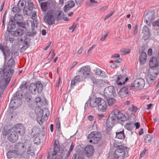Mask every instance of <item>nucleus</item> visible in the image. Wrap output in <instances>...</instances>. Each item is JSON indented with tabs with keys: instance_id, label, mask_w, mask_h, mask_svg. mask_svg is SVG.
Segmentation results:
<instances>
[{
	"instance_id": "obj_6",
	"label": "nucleus",
	"mask_w": 159,
	"mask_h": 159,
	"mask_svg": "<svg viewBox=\"0 0 159 159\" xmlns=\"http://www.w3.org/2000/svg\"><path fill=\"white\" fill-rule=\"evenodd\" d=\"M43 89V85L40 81H37L35 84L31 83L29 87V90L33 94H35L36 91L40 93Z\"/></svg>"
},
{
	"instance_id": "obj_4",
	"label": "nucleus",
	"mask_w": 159,
	"mask_h": 159,
	"mask_svg": "<svg viewBox=\"0 0 159 159\" xmlns=\"http://www.w3.org/2000/svg\"><path fill=\"white\" fill-rule=\"evenodd\" d=\"M35 111L37 115V120L38 123L40 125H42L43 122L47 120L48 119V116L49 115V112L47 111L44 115H43V111L41 109L38 108H35Z\"/></svg>"
},
{
	"instance_id": "obj_33",
	"label": "nucleus",
	"mask_w": 159,
	"mask_h": 159,
	"mask_svg": "<svg viewBox=\"0 0 159 159\" xmlns=\"http://www.w3.org/2000/svg\"><path fill=\"white\" fill-rule=\"evenodd\" d=\"M31 135L33 136V137L34 138V143L37 145L39 144L40 143V139L39 138V136L35 134V133L33 134H31Z\"/></svg>"
},
{
	"instance_id": "obj_23",
	"label": "nucleus",
	"mask_w": 159,
	"mask_h": 159,
	"mask_svg": "<svg viewBox=\"0 0 159 159\" xmlns=\"http://www.w3.org/2000/svg\"><path fill=\"white\" fill-rule=\"evenodd\" d=\"M128 93V87H125L122 88L119 92V96L121 98L125 97Z\"/></svg>"
},
{
	"instance_id": "obj_50",
	"label": "nucleus",
	"mask_w": 159,
	"mask_h": 159,
	"mask_svg": "<svg viewBox=\"0 0 159 159\" xmlns=\"http://www.w3.org/2000/svg\"><path fill=\"white\" fill-rule=\"evenodd\" d=\"M106 127L107 128L111 129L113 127L114 124L112 123V122H111L108 120H107L106 122Z\"/></svg>"
},
{
	"instance_id": "obj_48",
	"label": "nucleus",
	"mask_w": 159,
	"mask_h": 159,
	"mask_svg": "<svg viewBox=\"0 0 159 159\" xmlns=\"http://www.w3.org/2000/svg\"><path fill=\"white\" fill-rule=\"evenodd\" d=\"M33 3L31 2H28L27 7L29 10H30V12H31L33 9Z\"/></svg>"
},
{
	"instance_id": "obj_46",
	"label": "nucleus",
	"mask_w": 159,
	"mask_h": 159,
	"mask_svg": "<svg viewBox=\"0 0 159 159\" xmlns=\"http://www.w3.org/2000/svg\"><path fill=\"white\" fill-rule=\"evenodd\" d=\"M152 139V137L150 134H147L145 136V141L146 143H149L151 142Z\"/></svg>"
},
{
	"instance_id": "obj_21",
	"label": "nucleus",
	"mask_w": 159,
	"mask_h": 159,
	"mask_svg": "<svg viewBox=\"0 0 159 159\" xmlns=\"http://www.w3.org/2000/svg\"><path fill=\"white\" fill-rule=\"evenodd\" d=\"M107 108L106 102L103 99L101 98L97 107L98 110L101 112L105 111Z\"/></svg>"
},
{
	"instance_id": "obj_38",
	"label": "nucleus",
	"mask_w": 159,
	"mask_h": 159,
	"mask_svg": "<svg viewBox=\"0 0 159 159\" xmlns=\"http://www.w3.org/2000/svg\"><path fill=\"white\" fill-rule=\"evenodd\" d=\"M63 149H61L60 148L59 145L58 143H57L56 140L55 141L54 145L53 150L52 152H59L60 150H63Z\"/></svg>"
},
{
	"instance_id": "obj_8",
	"label": "nucleus",
	"mask_w": 159,
	"mask_h": 159,
	"mask_svg": "<svg viewBox=\"0 0 159 159\" xmlns=\"http://www.w3.org/2000/svg\"><path fill=\"white\" fill-rule=\"evenodd\" d=\"M103 96L106 98L116 97V94L114 87L111 86L107 87L104 90Z\"/></svg>"
},
{
	"instance_id": "obj_1",
	"label": "nucleus",
	"mask_w": 159,
	"mask_h": 159,
	"mask_svg": "<svg viewBox=\"0 0 159 159\" xmlns=\"http://www.w3.org/2000/svg\"><path fill=\"white\" fill-rule=\"evenodd\" d=\"M4 61L2 67L0 68V88L1 89L6 88L8 86L13 74L14 72V67L15 65L14 59L11 57L10 59Z\"/></svg>"
},
{
	"instance_id": "obj_29",
	"label": "nucleus",
	"mask_w": 159,
	"mask_h": 159,
	"mask_svg": "<svg viewBox=\"0 0 159 159\" xmlns=\"http://www.w3.org/2000/svg\"><path fill=\"white\" fill-rule=\"evenodd\" d=\"M20 102L17 99L12 98L9 104V107L13 109H15L17 106V104L18 102Z\"/></svg>"
},
{
	"instance_id": "obj_58",
	"label": "nucleus",
	"mask_w": 159,
	"mask_h": 159,
	"mask_svg": "<svg viewBox=\"0 0 159 159\" xmlns=\"http://www.w3.org/2000/svg\"><path fill=\"white\" fill-rule=\"evenodd\" d=\"M29 157V155H27L26 154L22 155L20 157L19 159H28Z\"/></svg>"
},
{
	"instance_id": "obj_36",
	"label": "nucleus",
	"mask_w": 159,
	"mask_h": 159,
	"mask_svg": "<svg viewBox=\"0 0 159 159\" xmlns=\"http://www.w3.org/2000/svg\"><path fill=\"white\" fill-rule=\"evenodd\" d=\"M117 119L116 117V116L115 115H112L111 116H109L107 120H109L111 122H112L114 125L116 123V121L117 120Z\"/></svg>"
},
{
	"instance_id": "obj_39",
	"label": "nucleus",
	"mask_w": 159,
	"mask_h": 159,
	"mask_svg": "<svg viewBox=\"0 0 159 159\" xmlns=\"http://www.w3.org/2000/svg\"><path fill=\"white\" fill-rule=\"evenodd\" d=\"M93 83L94 84H95L96 86L98 87L102 86L104 84L103 80L101 79L96 80Z\"/></svg>"
},
{
	"instance_id": "obj_11",
	"label": "nucleus",
	"mask_w": 159,
	"mask_h": 159,
	"mask_svg": "<svg viewBox=\"0 0 159 159\" xmlns=\"http://www.w3.org/2000/svg\"><path fill=\"white\" fill-rule=\"evenodd\" d=\"M78 72L81 73L83 77L86 79L90 76V69L89 66H84L80 68Z\"/></svg>"
},
{
	"instance_id": "obj_15",
	"label": "nucleus",
	"mask_w": 159,
	"mask_h": 159,
	"mask_svg": "<svg viewBox=\"0 0 159 159\" xmlns=\"http://www.w3.org/2000/svg\"><path fill=\"white\" fill-rule=\"evenodd\" d=\"M159 74V72H154L151 74L148 78L147 80L150 86L154 85L156 82L155 80L157 78Z\"/></svg>"
},
{
	"instance_id": "obj_13",
	"label": "nucleus",
	"mask_w": 159,
	"mask_h": 159,
	"mask_svg": "<svg viewBox=\"0 0 159 159\" xmlns=\"http://www.w3.org/2000/svg\"><path fill=\"white\" fill-rule=\"evenodd\" d=\"M155 12L154 11H148L145 16V20H146L147 24L148 26L151 25L152 21L155 18Z\"/></svg>"
},
{
	"instance_id": "obj_27",
	"label": "nucleus",
	"mask_w": 159,
	"mask_h": 159,
	"mask_svg": "<svg viewBox=\"0 0 159 159\" xmlns=\"http://www.w3.org/2000/svg\"><path fill=\"white\" fill-rule=\"evenodd\" d=\"M41 8L44 12H46L47 10L51 7V4L48 2L41 3L40 4Z\"/></svg>"
},
{
	"instance_id": "obj_24",
	"label": "nucleus",
	"mask_w": 159,
	"mask_h": 159,
	"mask_svg": "<svg viewBox=\"0 0 159 159\" xmlns=\"http://www.w3.org/2000/svg\"><path fill=\"white\" fill-rule=\"evenodd\" d=\"M101 99V98H96L95 99H91L90 102V106L93 108L97 107Z\"/></svg>"
},
{
	"instance_id": "obj_41",
	"label": "nucleus",
	"mask_w": 159,
	"mask_h": 159,
	"mask_svg": "<svg viewBox=\"0 0 159 159\" xmlns=\"http://www.w3.org/2000/svg\"><path fill=\"white\" fill-rule=\"evenodd\" d=\"M23 16L19 14H16L14 16V19L15 20L19 22L23 20Z\"/></svg>"
},
{
	"instance_id": "obj_26",
	"label": "nucleus",
	"mask_w": 159,
	"mask_h": 159,
	"mask_svg": "<svg viewBox=\"0 0 159 159\" xmlns=\"http://www.w3.org/2000/svg\"><path fill=\"white\" fill-rule=\"evenodd\" d=\"M143 30L144 34L143 39L145 40L148 39L150 36L149 28L148 26L145 25L143 27Z\"/></svg>"
},
{
	"instance_id": "obj_63",
	"label": "nucleus",
	"mask_w": 159,
	"mask_h": 159,
	"mask_svg": "<svg viewBox=\"0 0 159 159\" xmlns=\"http://www.w3.org/2000/svg\"><path fill=\"white\" fill-rule=\"evenodd\" d=\"M57 12V17L56 18L58 19L59 17L61 15V13H62V11H59L57 12Z\"/></svg>"
},
{
	"instance_id": "obj_9",
	"label": "nucleus",
	"mask_w": 159,
	"mask_h": 159,
	"mask_svg": "<svg viewBox=\"0 0 159 159\" xmlns=\"http://www.w3.org/2000/svg\"><path fill=\"white\" fill-rule=\"evenodd\" d=\"M14 149L18 157L22 155L26 151V148L23 143L19 142L15 144Z\"/></svg>"
},
{
	"instance_id": "obj_52",
	"label": "nucleus",
	"mask_w": 159,
	"mask_h": 159,
	"mask_svg": "<svg viewBox=\"0 0 159 159\" xmlns=\"http://www.w3.org/2000/svg\"><path fill=\"white\" fill-rule=\"evenodd\" d=\"M21 8H20L19 7H13L12 9V11L14 13L19 12L21 11Z\"/></svg>"
},
{
	"instance_id": "obj_31",
	"label": "nucleus",
	"mask_w": 159,
	"mask_h": 159,
	"mask_svg": "<svg viewBox=\"0 0 159 159\" xmlns=\"http://www.w3.org/2000/svg\"><path fill=\"white\" fill-rule=\"evenodd\" d=\"M114 147L117 148L116 149L121 150V151L126 150L127 149V147H125L122 145L120 144L119 143L114 142Z\"/></svg>"
},
{
	"instance_id": "obj_57",
	"label": "nucleus",
	"mask_w": 159,
	"mask_h": 159,
	"mask_svg": "<svg viewBox=\"0 0 159 159\" xmlns=\"http://www.w3.org/2000/svg\"><path fill=\"white\" fill-rule=\"evenodd\" d=\"M29 43H28L25 40L24 41V43L23 46L22 48H23L24 49H26L28 47Z\"/></svg>"
},
{
	"instance_id": "obj_16",
	"label": "nucleus",
	"mask_w": 159,
	"mask_h": 159,
	"mask_svg": "<svg viewBox=\"0 0 159 159\" xmlns=\"http://www.w3.org/2000/svg\"><path fill=\"white\" fill-rule=\"evenodd\" d=\"M116 77V80L115 82L118 86L121 85L125 84V82L128 80V78L126 77L124 75H121L118 76L115 75L113 78Z\"/></svg>"
},
{
	"instance_id": "obj_44",
	"label": "nucleus",
	"mask_w": 159,
	"mask_h": 159,
	"mask_svg": "<svg viewBox=\"0 0 159 159\" xmlns=\"http://www.w3.org/2000/svg\"><path fill=\"white\" fill-rule=\"evenodd\" d=\"M25 98L26 101L27 102H30L32 100V96L31 94L30 93H25Z\"/></svg>"
},
{
	"instance_id": "obj_14",
	"label": "nucleus",
	"mask_w": 159,
	"mask_h": 159,
	"mask_svg": "<svg viewBox=\"0 0 159 159\" xmlns=\"http://www.w3.org/2000/svg\"><path fill=\"white\" fill-rule=\"evenodd\" d=\"M18 139V134L15 131L12 129L8 135V140L11 142L14 143L17 142Z\"/></svg>"
},
{
	"instance_id": "obj_42",
	"label": "nucleus",
	"mask_w": 159,
	"mask_h": 159,
	"mask_svg": "<svg viewBox=\"0 0 159 159\" xmlns=\"http://www.w3.org/2000/svg\"><path fill=\"white\" fill-rule=\"evenodd\" d=\"M128 109L129 111L133 113L136 112L138 109L137 107L133 105H132L130 106H129Z\"/></svg>"
},
{
	"instance_id": "obj_55",
	"label": "nucleus",
	"mask_w": 159,
	"mask_h": 159,
	"mask_svg": "<svg viewBox=\"0 0 159 159\" xmlns=\"http://www.w3.org/2000/svg\"><path fill=\"white\" fill-rule=\"evenodd\" d=\"M24 6V3L22 2L20 0L18 2L17 4V7H19L20 8H21V9L23 8Z\"/></svg>"
},
{
	"instance_id": "obj_10",
	"label": "nucleus",
	"mask_w": 159,
	"mask_h": 159,
	"mask_svg": "<svg viewBox=\"0 0 159 159\" xmlns=\"http://www.w3.org/2000/svg\"><path fill=\"white\" fill-rule=\"evenodd\" d=\"M129 156L128 152L127 150L122 151L116 149L113 155L114 159H124L125 157H126Z\"/></svg>"
},
{
	"instance_id": "obj_45",
	"label": "nucleus",
	"mask_w": 159,
	"mask_h": 159,
	"mask_svg": "<svg viewBox=\"0 0 159 159\" xmlns=\"http://www.w3.org/2000/svg\"><path fill=\"white\" fill-rule=\"evenodd\" d=\"M125 129H127L128 130H131L133 128V124L131 123H126L125 125Z\"/></svg>"
},
{
	"instance_id": "obj_59",
	"label": "nucleus",
	"mask_w": 159,
	"mask_h": 159,
	"mask_svg": "<svg viewBox=\"0 0 159 159\" xmlns=\"http://www.w3.org/2000/svg\"><path fill=\"white\" fill-rule=\"evenodd\" d=\"M111 63V66L113 68L115 69L117 67V64L115 63L114 61H112L110 62Z\"/></svg>"
},
{
	"instance_id": "obj_40",
	"label": "nucleus",
	"mask_w": 159,
	"mask_h": 159,
	"mask_svg": "<svg viewBox=\"0 0 159 159\" xmlns=\"http://www.w3.org/2000/svg\"><path fill=\"white\" fill-rule=\"evenodd\" d=\"M71 159H85L83 156L79 153H75L72 157Z\"/></svg>"
},
{
	"instance_id": "obj_56",
	"label": "nucleus",
	"mask_w": 159,
	"mask_h": 159,
	"mask_svg": "<svg viewBox=\"0 0 159 159\" xmlns=\"http://www.w3.org/2000/svg\"><path fill=\"white\" fill-rule=\"evenodd\" d=\"M8 48L4 46L1 43H0V50H1L3 52Z\"/></svg>"
},
{
	"instance_id": "obj_7",
	"label": "nucleus",
	"mask_w": 159,
	"mask_h": 159,
	"mask_svg": "<svg viewBox=\"0 0 159 159\" xmlns=\"http://www.w3.org/2000/svg\"><path fill=\"white\" fill-rule=\"evenodd\" d=\"M56 17L57 12L56 11L51 10L48 11L45 18L48 24L49 25H51L55 23Z\"/></svg>"
},
{
	"instance_id": "obj_34",
	"label": "nucleus",
	"mask_w": 159,
	"mask_h": 159,
	"mask_svg": "<svg viewBox=\"0 0 159 159\" xmlns=\"http://www.w3.org/2000/svg\"><path fill=\"white\" fill-rule=\"evenodd\" d=\"M4 60H7L10 57V52L9 48L4 51L3 52Z\"/></svg>"
},
{
	"instance_id": "obj_37",
	"label": "nucleus",
	"mask_w": 159,
	"mask_h": 159,
	"mask_svg": "<svg viewBox=\"0 0 159 159\" xmlns=\"http://www.w3.org/2000/svg\"><path fill=\"white\" fill-rule=\"evenodd\" d=\"M96 74L103 77H105L106 75L105 72L99 69H97L96 70Z\"/></svg>"
},
{
	"instance_id": "obj_2",
	"label": "nucleus",
	"mask_w": 159,
	"mask_h": 159,
	"mask_svg": "<svg viewBox=\"0 0 159 159\" xmlns=\"http://www.w3.org/2000/svg\"><path fill=\"white\" fill-rule=\"evenodd\" d=\"M74 145L72 143L69 150L64 148L63 150L59 152H50L48 153V159H67L70 157V154L74 148Z\"/></svg>"
},
{
	"instance_id": "obj_25",
	"label": "nucleus",
	"mask_w": 159,
	"mask_h": 159,
	"mask_svg": "<svg viewBox=\"0 0 159 159\" xmlns=\"http://www.w3.org/2000/svg\"><path fill=\"white\" fill-rule=\"evenodd\" d=\"M149 65L151 68L157 67L158 66V63L157 58L153 57L150 60Z\"/></svg>"
},
{
	"instance_id": "obj_49",
	"label": "nucleus",
	"mask_w": 159,
	"mask_h": 159,
	"mask_svg": "<svg viewBox=\"0 0 159 159\" xmlns=\"http://www.w3.org/2000/svg\"><path fill=\"white\" fill-rule=\"evenodd\" d=\"M120 52L124 55L127 54L129 53L130 52V50L129 49H126L123 48L120 50Z\"/></svg>"
},
{
	"instance_id": "obj_18",
	"label": "nucleus",
	"mask_w": 159,
	"mask_h": 159,
	"mask_svg": "<svg viewBox=\"0 0 159 159\" xmlns=\"http://www.w3.org/2000/svg\"><path fill=\"white\" fill-rule=\"evenodd\" d=\"M114 114L116 116V117L118 121V122H120L121 124L123 125L124 122L126 121L127 119L125 115L121 112L120 111L115 112Z\"/></svg>"
},
{
	"instance_id": "obj_54",
	"label": "nucleus",
	"mask_w": 159,
	"mask_h": 159,
	"mask_svg": "<svg viewBox=\"0 0 159 159\" xmlns=\"http://www.w3.org/2000/svg\"><path fill=\"white\" fill-rule=\"evenodd\" d=\"M28 87V85L26 84V83H25L22 84L20 87V89L22 90L26 89Z\"/></svg>"
},
{
	"instance_id": "obj_22",
	"label": "nucleus",
	"mask_w": 159,
	"mask_h": 159,
	"mask_svg": "<svg viewBox=\"0 0 159 159\" xmlns=\"http://www.w3.org/2000/svg\"><path fill=\"white\" fill-rule=\"evenodd\" d=\"M75 6V2L73 0H69L66 3L63 7L64 11L66 13L69 11Z\"/></svg>"
},
{
	"instance_id": "obj_47",
	"label": "nucleus",
	"mask_w": 159,
	"mask_h": 159,
	"mask_svg": "<svg viewBox=\"0 0 159 159\" xmlns=\"http://www.w3.org/2000/svg\"><path fill=\"white\" fill-rule=\"evenodd\" d=\"M116 137L119 139H124L125 136L124 133H116Z\"/></svg>"
},
{
	"instance_id": "obj_64",
	"label": "nucleus",
	"mask_w": 159,
	"mask_h": 159,
	"mask_svg": "<svg viewBox=\"0 0 159 159\" xmlns=\"http://www.w3.org/2000/svg\"><path fill=\"white\" fill-rule=\"evenodd\" d=\"M77 26L76 25H75V24H73V25L69 28V29L70 30H71V29H73L72 32H73L74 31V29L76 28Z\"/></svg>"
},
{
	"instance_id": "obj_12",
	"label": "nucleus",
	"mask_w": 159,
	"mask_h": 159,
	"mask_svg": "<svg viewBox=\"0 0 159 159\" xmlns=\"http://www.w3.org/2000/svg\"><path fill=\"white\" fill-rule=\"evenodd\" d=\"M145 85V80L141 78L134 80L132 84V87L142 89L144 87Z\"/></svg>"
},
{
	"instance_id": "obj_20",
	"label": "nucleus",
	"mask_w": 159,
	"mask_h": 159,
	"mask_svg": "<svg viewBox=\"0 0 159 159\" xmlns=\"http://www.w3.org/2000/svg\"><path fill=\"white\" fill-rule=\"evenodd\" d=\"M42 130H41L40 128L38 127H34L32 129V134H37L39 136V134L42 135V137H43L45 135V127L44 126H42Z\"/></svg>"
},
{
	"instance_id": "obj_5",
	"label": "nucleus",
	"mask_w": 159,
	"mask_h": 159,
	"mask_svg": "<svg viewBox=\"0 0 159 159\" xmlns=\"http://www.w3.org/2000/svg\"><path fill=\"white\" fill-rule=\"evenodd\" d=\"M87 137L90 143L95 144L98 143L102 139V135L100 132L94 131L89 134Z\"/></svg>"
},
{
	"instance_id": "obj_28",
	"label": "nucleus",
	"mask_w": 159,
	"mask_h": 159,
	"mask_svg": "<svg viewBox=\"0 0 159 159\" xmlns=\"http://www.w3.org/2000/svg\"><path fill=\"white\" fill-rule=\"evenodd\" d=\"M147 54L146 52L143 51L141 52L139 57V62L142 64H144L147 61Z\"/></svg>"
},
{
	"instance_id": "obj_62",
	"label": "nucleus",
	"mask_w": 159,
	"mask_h": 159,
	"mask_svg": "<svg viewBox=\"0 0 159 159\" xmlns=\"http://www.w3.org/2000/svg\"><path fill=\"white\" fill-rule=\"evenodd\" d=\"M152 25L154 26H159V20L154 22L152 23Z\"/></svg>"
},
{
	"instance_id": "obj_51",
	"label": "nucleus",
	"mask_w": 159,
	"mask_h": 159,
	"mask_svg": "<svg viewBox=\"0 0 159 159\" xmlns=\"http://www.w3.org/2000/svg\"><path fill=\"white\" fill-rule=\"evenodd\" d=\"M16 24L20 27H22L23 28H25L26 25V24L25 22L22 21L17 22Z\"/></svg>"
},
{
	"instance_id": "obj_3",
	"label": "nucleus",
	"mask_w": 159,
	"mask_h": 159,
	"mask_svg": "<svg viewBox=\"0 0 159 159\" xmlns=\"http://www.w3.org/2000/svg\"><path fill=\"white\" fill-rule=\"evenodd\" d=\"M15 27V23H13L12 20L10 19L9 22V24L7 27V30L13 32L11 34H7L5 37L6 40L7 41H10L12 43L14 41L13 34L15 36L21 35L23 34L24 33V30L21 28H18L15 31L13 30H14Z\"/></svg>"
},
{
	"instance_id": "obj_35",
	"label": "nucleus",
	"mask_w": 159,
	"mask_h": 159,
	"mask_svg": "<svg viewBox=\"0 0 159 159\" xmlns=\"http://www.w3.org/2000/svg\"><path fill=\"white\" fill-rule=\"evenodd\" d=\"M20 92L19 91H17L16 93L13 94V98L17 99L19 101H20V99L21 98L22 95V94H20Z\"/></svg>"
},
{
	"instance_id": "obj_30",
	"label": "nucleus",
	"mask_w": 159,
	"mask_h": 159,
	"mask_svg": "<svg viewBox=\"0 0 159 159\" xmlns=\"http://www.w3.org/2000/svg\"><path fill=\"white\" fill-rule=\"evenodd\" d=\"M7 158L9 159H11L13 157L16 158L18 157L15 149L9 151L7 154Z\"/></svg>"
},
{
	"instance_id": "obj_17",
	"label": "nucleus",
	"mask_w": 159,
	"mask_h": 159,
	"mask_svg": "<svg viewBox=\"0 0 159 159\" xmlns=\"http://www.w3.org/2000/svg\"><path fill=\"white\" fill-rule=\"evenodd\" d=\"M12 129L15 131L17 133H18L20 135H23L25 133L24 127L21 124L15 125Z\"/></svg>"
},
{
	"instance_id": "obj_53",
	"label": "nucleus",
	"mask_w": 159,
	"mask_h": 159,
	"mask_svg": "<svg viewBox=\"0 0 159 159\" xmlns=\"http://www.w3.org/2000/svg\"><path fill=\"white\" fill-rule=\"evenodd\" d=\"M38 26V23L37 21L35 20H34L33 23H31V26L32 28H34L35 27L37 28Z\"/></svg>"
},
{
	"instance_id": "obj_32",
	"label": "nucleus",
	"mask_w": 159,
	"mask_h": 159,
	"mask_svg": "<svg viewBox=\"0 0 159 159\" xmlns=\"http://www.w3.org/2000/svg\"><path fill=\"white\" fill-rule=\"evenodd\" d=\"M80 76L77 75L75 76L72 80L71 82V85L72 86H74L76 83H78L80 82Z\"/></svg>"
},
{
	"instance_id": "obj_61",
	"label": "nucleus",
	"mask_w": 159,
	"mask_h": 159,
	"mask_svg": "<svg viewBox=\"0 0 159 159\" xmlns=\"http://www.w3.org/2000/svg\"><path fill=\"white\" fill-rule=\"evenodd\" d=\"M108 34V33H107L104 35L103 36H102V38L100 39V40L102 41H103L106 38V37H107Z\"/></svg>"
},
{
	"instance_id": "obj_60",
	"label": "nucleus",
	"mask_w": 159,
	"mask_h": 159,
	"mask_svg": "<svg viewBox=\"0 0 159 159\" xmlns=\"http://www.w3.org/2000/svg\"><path fill=\"white\" fill-rule=\"evenodd\" d=\"M114 12V11H111L110 12V14H107L106 16V17H105V18H104V20H106V19H107L108 18H109V17H110L112 15Z\"/></svg>"
},
{
	"instance_id": "obj_19",
	"label": "nucleus",
	"mask_w": 159,
	"mask_h": 159,
	"mask_svg": "<svg viewBox=\"0 0 159 159\" xmlns=\"http://www.w3.org/2000/svg\"><path fill=\"white\" fill-rule=\"evenodd\" d=\"M94 149L93 146L91 145H87L85 148L84 153L87 157H91L93 154Z\"/></svg>"
},
{
	"instance_id": "obj_43",
	"label": "nucleus",
	"mask_w": 159,
	"mask_h": 159,
	"mask_svg": "<svg viewBox=\"0 0 159 159\" xmlns=\"http://www.w3.org/2000/svg\"><path fill=\"white\" fill-rule=\"evenodd\" d=\"M107 100V102L109 106L113 105L115 102L116 100L115 98L113 97H110Z\"/></svg>"
}]
</instances>
